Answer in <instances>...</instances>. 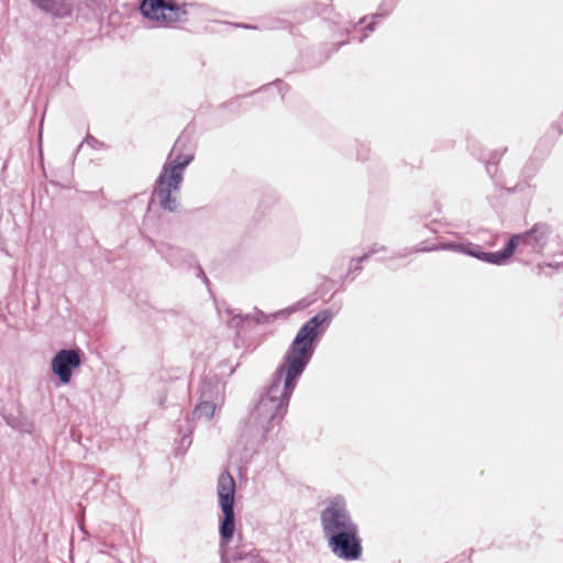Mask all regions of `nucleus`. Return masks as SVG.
<instances>
[{
	"label": "nucleus",
	"mask_w": 563,
	"mask_h": 563,
	"mask_svg": "<svg viewBox=\"0 0 563 563\" xmlns=\"http://www.w3.org/2000/svg\"><path fill=\"white\" fill-rule=\"evenodd\" d=\"M385 250H386V246L380 245V244H378V243H375V244H373V245L369 247V250H368L367 252H368V254L372 256V255H374V254H376V253H379V252H383V251H385Z\"/></svg>",
	"instance_id": "obj_17"
},
{
	"label": "nucleus",
	"mask_w": 563,
	"mask_h": 563,
	"mask_svg": "<svg viewBox=\"0 0 563 563\" xmlns=\"http://www.w3.org/2000/svg\"><path fill=\"white\" fill-rule=\"evenodd\" d=\"M247 322H250L247 313L246 314H235L230 319L229 325H230V328H233L236 331H240L244 327V324Z\"/></svg>",
	"instance_id": "obj_13"
},
{
	"label": "nucleus",
	"mask_w": 563,
	"mask_h": 563,
	"mask_svg": "<svg viewBox=\"0 0 563 563\" xmlns=\"http://www.w3.org/2000/svg\"><path fill=\"white\" fill-rule=\"evenodd\" d=\"M362 269L361 263H356L355 258H351L347 274H354Z\"/></svg>",
	"instance_id": "obj_16"
},
{
	"label": "nucleus",
	"mask_w": 563,
	"mask_h": 563,
	"mask_svg": "<svg viewBox=\"0 0 563 563\" xmlns=\"http://www.w3.org/2000/svg\"><path fill=\"white\" fill-rule=\"evenodd\" d=\"M187 424H188V430H189V432H191V429H192V428H191V426H190V421H187Z\"/></svg>",
	"instance_id": "obj_26"
},
{
	"label": "nucleus",
	"mask_w": 563,
	"mask_h": 563,
	"mask_svg": "<svg viewBox=\"0 0 563 563\" xmlns=\"http://www.w3.org/2000/svg\"><path fill=\"white\" fill-rule=\"evenodd\" d=\"M267 27L269 29H286V22L282 20H275L273 21Z\"/></svg>",
	"instance_id": "obj_18"
},
{
	"label": "nucleus",
	"mask_w": 563,
	"mask_h": 563,
	"mask_svg": "<svg viewBox=\"0 0 563 563\" xmlns=\"http://www.w3.org/2000/svg\"><path fill=\"white\" fill-rule=\"evenodd\" d=\"M81 364V353L79 350L63 349L59 350L52 360V372L58 377L62 384H68L71 379L73 369Z\"/></svg>",
	"instance_id": "obj_8"
},
{
	"label": "nucleus",
	"mask_w": 563,
	"mask_h": 563,
	"mask_svg": "<svg viewBox=\"0 0 563 563\" xmlns=\"http://www.w3.org/2000/svg\"><path fill=\"white\" fill-rule=\"evenodd\" d=\"M249 314V321H253L257 324H266V323H271L273 322L276 317H277V313H265L264 311L257 309V308H254L253 311L251 313H247Z\"/></svg>",
	"instance_id": "obj_12"
},
{
	"label": "nucleus",
	"mask_w": 563,
	"mask_h": 563,
	"mask_svg": "<svg viewBox=\"0 0 563 563\" xmlns=\"http://www.w3.org/2000/svg\"><path fill=\"white\" fill-rule=\"evenodd\" d=\"M85 143H87L89 146H91L92 148H101L103 146V144L98 141L96 137L91 136V135H88L86 139H85Z\"/></svg>",
	"instance_id": "obj_15"
},
{
	"label": "nucleus",
	"mask_w": 563,
	"mask_h": 563,
	"mask_svg": "<svg viewBox=\"0 0 563 563\" xmlns=\"http://www.w3.org/2000/svg\"><path fill=\"white\" fill-rule=\"evenodd\" d=\"M552 228L548 223L538 222L523 233L514 234L506 246L497 252V265L505 264L516 252L542 254L552 236Z\"/></svg>",
	"instance_id": "obj_5"
},
{
	"label": "nucleus",
	"mask_w": 563,
	"mask_h": 563,
	"mask_svg": "<svg viewBox=\"0 0 563 563\" xmlns=\"http://www.w3.org/2000/svg\"><path fill=\"white\" fill-rule=\"evenodd\" d=\"M493 168L496 169V164L495 163H492V162H488L487 165H486V170L489 175H492L493 173Z\"/></svg>",
	"instance_id": "obj_22"
},
{
	"label": "nucleus",
	"mask_w": 563,
	"mask_h": 563,
	"mask_svg": "<svg viewBox=\"0 0 563 563\" xmlns=\"http://www.w3.org/2000/svg\"><path fill=\"white\" fill-rule=\"evenodd\" d=\"M367 37V35H364L360 38V42L362 43L365 38Z\"/></svg>",
	"instance_id": "obj_27"
},
{
	"label": "nucleus",
	"mask_w": 563,
	"mask_h": 563,
	"mask_svg": "<svg viewBox=\"0 0 563 563\" xmlns=\"http://www.w3.org/2000/svg\"><path fill=\"white\" fill-rule=\"evenodd\" d=\"M73 3L69 0H48L46 9L42 11L57 19L68 18L73 14Z\"/></svg>",
	"instance_id": "obj_11"
},
{
	"label": "nucleus",
	"mask_w": 563,
	"mask_h": 563,
	"mask_svg": "<svg viewBox=\"0 0 563 563\" xmlns=\"http://www.w3.org/2000/svg\"><path fill=\"white\" fill-rule=\"evenodd\" d=\"M364 20H365V18L361 19V20L358 21V24H362V23L364 22Z\"/></svg>",
	"instance_id": "obj_28"
},
{
	"label": "nucleus",
	"mask_w": 563,
	"mask_h": 563,
	"mask_svg": "<svg viewBox=\"0 0 563 563\" xmlns=\"http://www.w3.org/2000/svg\"><path fill=\"white\" fill-rule=\"evenodd\" d=\"M366 30H367L368 32H373V31L375 30V23H374V22H372V23L367 24Z\"/></svg>",
	"instance_id": "obj_24"
},
{
	"label": "nucleus",
	"mask_w": 563,
	"mask_h": 563,
	"mask_svg": "<svg viewBox=\"0 0 563 563\" xmlns=\"http://www.w3.org/2000/svg\"><path fill=\"white\" fill-rule=\"evenodd\" d=\"M438 250H446L453 251L457 253H463L475 257L479 261L497 265V252H485L482 250V246L478 244H474L471 242L460 243V242H450V243H439L430 247H421L410 250L409 253L413 252H429V251H438Z\"/></svg>",
	"instance_id": "obj_7"
},
{
	"label": "nucleus",
	"mask_w": 563,
	"mask_h": 563,
	"mask_svg": "<svg viewBox=\"0 0 563 563\" xmlns=\"http://www.w3.org/2000/svg\"><path fill=\"white\" fill-rule=\"evenodd\" d=\"M387 13H388V11H386V12H382V13H376V14H374V15H373V18H374V19H376V18H380V16L386 15Z\"/></svg>",
	"instance_id": "obj_25"
},
{
	"label": "nucleus",
	"mask_w": 563,
	"mask_h": 563,
	"mask_svg": "<svg viewBox=\"0 0 563 563\" xmlns=\"http://www.w3.org/2000/svg\"><path fill=\"white\" fill-rule=\"evenodd\" d=\"M320 521L328 548L334 556L344 561H356L362 556L358 526L353 521L342 496L334 497L322 509Z\"/></svg>",
	"instance_id": "obj_2"
},
{
	"label": "nucleus",
	"mask_w": 563,
	"mask_h": 563,
	"mask_svg": "<svg viewBox=\"0 0 563 563\" xmlns=\"http://www.w3.org/2000/svg\"><path fill=\"white\" fill-rule=\"evenodd\" d=\"M158 253L172 265L178 267L191 257L189 251L179 246L162 243L157 246Z\"/></svg>",
	"instance_id": "obj_10"
},
{
	"label": "nucleus",
	"mask_w": 563,
	"mask_h": 563,
	"mask_svg": "<svg viewBox=\"0 0 563 563\" xmlns=\"http://www.w3.org/2000/svg\"><path fill=\"white\" fill-rule=\"evenodd\" d=\"M192 159V154L181 152L180 140H177L162 167L152 191V200H156L163 210L168 212L178 211V195L184 181V170Z\"/></svg>",
	"instance_id": "obj_4"
},
{
	"label": "nucleus",
	"mask_w": 563,
	"mask_h": 563,
	"mask_svg": "<svg viewBox=\"0 0 563 563\" xmlns=\"http://www.w3.org/2000/svg\"><path fill=\"white\" fill-rule=\"evenodd\" d=\"M265 563H269V562L266 561Z\"/></svg>",
	"instance_id": "obj_29"
},
{
	"label": "nucleus",
	"mask_w": 563,
	"mask_h": 563,
	"mask_svg": "<svg viewBox=\"0 0 563 563\" xmlns=\"http://www.w3.org/2000/svg\"><path fill=\"white\" fill-rule=\"evenodd\" d=\"M187 3L178 4L175 0H143L140 4L144 18L159 25H170L187 21Z\"/></svg>",
	"instance_id": "obj_6"
},
{
	"label": "nucleus",
	"mask_w": 563,
	"mask_h": 563,
	"mask_svg": "<svg viewBox=\"0 0 563 563\" xmlns=\"http://www.w3.org/2000/svg\"><path fill=\"white\" fill-rule=\"evenodd\" d=\"M283 86L284 84L280 81V80H276L274 81L273 84L268 85L265 90L266 91H272V90H277V93L280 96V98L283 99L284 95H283Z\"/></svg>",
	"instance_id": "obj_14"
},
{
	"label": "nucleus",
	"mask_w": 563,
	"mask_h": 563,
	"mask_svg": "<svg viewBox=\"0 0 563 563\" xmlns=\"http://www.w3.org/2000/svg\"><path fill=\"white\" fill-rule=\"evenodd\" d=\"M34 3L40 10L46 9L48 0H30Z\"/></svg>",
	"instance_id": "obj_19"
},
{
	"label": "nucleus",
	"mask_w": 563,
	"mask_h": 563,
	"mask_svg": "<svg viewBox=\"0 0 563 563\" xmlns=\"http://www.w3.org/2000/svg\"><path fill=\"white\" fill-rule=\"evenodd\" d=\"M191 444V439L189 435H184L180 440V445L187 449Z\"/></svg>",
	"instance_id": "obj_20"
},
{
	"label": "nucleus",
	"mask_w": 563,
	"mask_h": 563,
	"mask_svg": "<svg viewBox=\"0 0 563 563\" xmlns=\"http://www.w3.org/2000/svg\"><path fill=\"white\" fill-rule=\"evenodd\" d=\"M371 257V255L368 254V252H366L365 254H363L362 256L355 258L356 263H364L365 261H367L368 258Z\"/></svg>",
	"instance_id": "obj_21"
},
{
	"label": "nucleus",
	"mask_w": 563,
	"mask_h": 563,
	"mask_svg": "<svg viewBox=\"0 0 563 563\" xmlns=\"http://www.w3.org/2000/svg\"><path fill=\"white\" fill-rule=\"evenodd\" d=\"M545 267L552 268V267H554V266H553L551 263H548V264H539V265H538L539 273H543Z\"/></svg>",
	"instance_id": "obj_23"
},
{
	"label": "nucleus",
	"mask_w": 563,
	"mask_h": 563,
	"mask_svg": "<svg viewBox=\"0 0 563 563\" xmlns=\"http://www.w3.org/2000/svg\"><path fill=\"white\" fill-rule=\"evenodd\" d=\"M333 317L332 310H320L298 330L272 383L260 396L242 428L240 442L246 449L255 450L263 444L268 432L284 418L297 382L311 361L316 346Z\"/></svg>",
	"instance_id": "obj_1"
},
{
	"label": "nucleus",
	"mask_w": 563,
	"mask_h": 563,
	"mask_svg": "<svg viewBox=\"0 0 563 563\" xmlns=\"http://www.w3.org/2000/svg\"><path fill=\"white\" fill-rule=\"evenodd\" d=\"M221 386L218 382L213 383L212 379L203 378L200 387V401L195 407L192 412L194 418L210 419L216 411V400L220 398Z\"/></svg>",
	"instance_id": "obj_9"
},
{
	"label": "nucleus",
	"mask_w": 563,
	"mask_h": 563,
	"mask_svg": "<svg viewBox=\"0 0 563 563\" xmlns=\"http://www.w3.org/2000/svg\"><path fill=\"white\" fill-rule=\"evenodd\" d=\"M219 506L223 514L220 519V552L223 563H265L258 550L252 543L240 542L233 545L235 532L234 494L235 481L229 472L219 475L218 484Z\"/></svg>",
	"instance_id": "obj_3"
}]
</instances>
